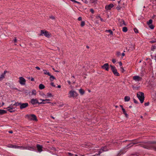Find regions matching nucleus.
I'll use <instances>...</instances> for the list:
<instances>
[{
  "label": "nucleus",
  "mask_w": 156,
  "mask_h": 156,
  "mask_svg": "<svg viewBox=\"0 0 156 156\" xmlns=\"http://www.w3.org/2000/svg\"><path fill=\"white\" fill-rule=\"evenodd\" d=\"M30 103L33 105H35L36 104H38V105L44 104L46 103H51V102H39L37 99L33 98L31 100ZM52 104L53 103H51Z\"/></svg>",
  "instance_id": "1"
},
{
  "label": "nucleus",
  "mask_w": 156,
  "mask_h": 156,
  "mask_svg": "<svg viewBox=\"0 0 156 156\" xmlns=\"http://www.w3.org/2000/svg\"><path fill=\"white\" fill-rule=\"evenodd\" d=\"M144 93L143 92H139L137 93V96L140 100V103H142L144 100Z\"/></svg>",
  "instance_id": "2"
},
{
  "label": "nucleus",
  "mask_w": 156,
  "mask_h": 156,
  "mask_svg": "<svg viewBox=\"0 0 156 156\" xmlns=\"http://www.w3.org/2000/svg\"><path fill=\"white\" fill-rule=\"evenodd\" d=\"M69 98H76L78 96V94L75 91L71 90L69 92Z\"/></svg>",
  "instance_id": "3"
},
{
  "label": "nucleus",
  "mask_w": 156,
  "mask_h": 156,
  "mask_svg": "<svg viewBox=\"0 0 156 156\" xmlns=\"http://www.w3.org/2000/svg\"><path fill=\"white\" fill-rule=\"evenodd\" d=\"M110 67L114 75L117 76H119V73L118 72L115 66L110 65Z\"/></svg>",
  "instance_id": "4"
},
{
  "label": "nucleus",
  "mask_w": 156,
  "mask_h": 156,
  "mask_svg": "<svg viewBox=\"0 0 156 156\" xmlns=\"http://www.w3.org/2000/svg\"><path fill=\"white\" fill-rule=\"evenodd\" d=\"M7 111L10 112H14L15 111L16 107H14L12 104L11 105L9 106L7 108Z\"/></svg>",
  "instance_id": "5"
},
{
  "label": "nucleus",
  "mask_w": 156,
  "mask_h": 156,
  "mask_svg": "<svg viewBox=\"0 0 156 156\" xmlns=\"http://www.w3.org/2000/svg\"><path fill=\"white\" fill-rule=\"evenodd\" d=\"M41 35H44L47 37H49L50 36V35L49 33L47 31H46L44 30H41Z\"/></svg>",
  "instance_id": "6"
},
{
  "label": "nucleus",
  "mask_w": 156,
  "mask_h": 156,
  "mask_svg": "<svg viewBox=\"0 0 156 156\" xmlns=\"http://www.w3.org/2000/svg\"><path fill=\"white\" fill-rule=\"evenodd\" d=\"M19 79V82L22 85H25L26 82V80L25 79L22 77H20Z\"/></svg>",
  "instance_id": "7"
},
{
  "label": "nucleus",
  "mask_w": 156,
  "mask_h": 156,
  "mask_svg": "<svg viewBox=\"0 0 156 156\" xmlns=\"http://www.w3.org/2000/svg\"><path fill=\"white\" fill-rule=\"evenodd\" d=\"M153 21L151 19H150L149 21L147 22V24L149 26V27L151 29L154 28V26L152 24Z\"/></svg>",
  "instance_id": "8"
},
{
  "label": "nucleus",
  "mask_w": 156,
  "mask_h": 156,
  "mask_svg": "<svg viewBox=\"0 0 156 156\" xmlns=\"http://www.w3.org/2000/svg\"><path fill=\"white\" fill-rule=\"evenodd\" d=\"M133 79L136 82H138L140 81L142 79V78L138 76H133Z\"/></svg>",
  "instance_id": "9"
},
{
  "label": "nucleus",
  "mask_w": 156,
  "mask_h": 156,
  "mask_svg": "<svg viewBox=\"0 0 156 156\" xmlns=\"http://www.w3.org/2000/svg\"><path fill=\"white\" fill-rule=\"evenodd\" d=\"M28 104L27 103H21L20 106V108L21 109H22L26 108L27 107H28Z\"/></svg>",
  "instance_id": "10"
},
{
  "label": "nucleus",
  "mask_w": 156,
  "mask_h": 156,
  "mask_svg": "<svg viewBox=\"0 0 156 156\" xmlns=\"http://www.w3.org/2000/svg\"><path fill=\"white\" fill-rule=\"evenodd\" d=\"M107 151V147L105 146V147H103L101 148V150H100L99 151L98 153V154H96L95 155H100L101 153L103 151Z\"/></svg>",
  "instance_id": "11"
},
{
  "label": "nucleus",
  "mask_w": 156,
  "mask_h": 156,
  "mask_svg": "<svg viewBox=\"0 0 156 156\" xmlns=\"http://www.w3.org/2000/svg\"><path fill=\"white\" fill-rule=\"evenodd\" d=\"M36 147L37 148V150L38 152L41 153L43 151V146L42 145H40L39 144H37L36 145Z\"/></svg>",
  "instance_id": "12"
},
{
  "label": "nucleus",
  "mask_w": 156,
  "mask_h": 156,
  "mask_svg": "<svg viewBox=\"0 0 156 156\" xmlns=\"http://www.w3.org/2000/svg\"><path fill=\"white\" fill-rule=\"evenodd\" d=\"M101 67L102 69H104L107 71L109 70V65L108 63H106L104 64L103 66H101Z\"/></svg>",
  "instance_id": "13"
},
{
  "label": "nucleus",
  "mask_w": 156,
  "mask_h": 156,
  "mask_svg": "<svg viewBox=\"0 0 156 156\" xmlns=\"http://www.w3.org/2000/svg\"><path fill=\"white\" fill-rule=\"evenodd\" d=\"M29 118L32 120L34 121L37 120L36 116L34 114H32L29 115Z\"/></svg>",
  "instance_id": "14"
},
{
  "label": "nucleus",
  "mask_w": 156,
  "mask_h": 156,
  "mask_svg": "<svg viewBox=\"0 0 156 156\" xmlns=\"http://www.w3.org/2000/svg\"><path fill=\"white\" fill-rule=\"evenodd\" d=\"M7 147L9 148H14L15 149H17V148L18 147V146L16 144H8Z\"/></svg>",
  "instance_id": "15"
},
{
  "label": "nucleus",
  "mask_w": 156,
  "mask_h": 156,
  "mask_svg": "<svg viewBox=\"0 0 156 156\" xmlns=\"http://www.w3.org/2000/svg\"><path fill=\"white\" fill-rule=\"evenodd\" d=\"M138 143V142H133L132 143H131L129 144H128L126 147H125V148L126 149H128V148H129L130 147H131L133 145L135 144H137Z\"/></svg>",
  "instance_id": "16"
},
{
  "label": "nucleus",
  "mask_w": 156,
  "mask_h": 156,
  "mask_svg": "<svg viewBox=\"0 0 156 156\" xmlns=\"http://www.w3.org/2000/svg\"><path fill=\"white\" fill-rule=\"evenodd\" d=\"M119 25L120 26H122L124 25H126V24L125 23L124 21L122 19L119 20Z\"/></svg>",
  "instance_id": "17"
},
{
  "label": "nucleus",
  "mask_w": 156,
  "mask_h": 156,
  "mask_svg": "<svg viewBox=\"0 0 156 156\" xmlns=\"http://www.w3.org/2000/svg\"><path fill=\"white\" fill-rule=\"evenodd\" d=\"M113 5L112 4H111L108 5H106L105 6V8L106 10H110L111 8L113 7Z\"/></svg>",
  "instance_id": "18"
},
{
  "label": "nucleus",
  "mask_w": 156,
  "mask_h": 156,
  "mask_svg": "<svg viewBox=\"0 0 156 156\" xmlns=\"http://www.w3.org/2000/svg\"><path fill=\"white\" fill-rule=\"evenodd\" d=\"M26 150L33 151L34 150V147L33 146H26Z\"/></svg>",
  "instance_id": "19"
},
{
  "label": "nucleus",
  "mask_w": 156,
  "mask_h": 156,
  "mask_svg": "<svg viewBox=\"0 0 156 156\" xmlns=\"http://www.w3.org/2000/svg\"><path fill=\"white\" fill-rule=\"evenodd\" d=\"M17 149H20L21 150H26V146H18Z\"/></svg>",
  "instance_id": "20"
},
{
  "label": "nucleus",
  "mask_w": 156,
  "mask_h": 156,
  "mask_svg": "<svg viewBox=\"0 0 156 156\" xmlns=\"http://www.w3.org/2000/svg\"><path fill=\"white\" fill-rule=\"evenodd\" d=\"M92 144L90 143H87L85 144V147L86 148H90Z\"/></svg>",
  "instance_id": "21"
},
{
  "label": "nucleus",
  "mask_w": 156,
  "mask_h": 156,
  "mask_svg": "<svg viewBox=\"0 0 156 156\" xmlns=\"http://www.w3.org/2000/svg\"><path fill=\"white\" fill-rule=\"evenodd\" d=\"M43 71L44 72V74L48 75L49 76H51L50 73L47 70L44 69Z\"/></svg>",
  "instance_id": "22"
},
{
  "label": "nucleus",
  "mask_w": 156,
  "mask_h": 156,
  "mask_svg": "<svg viewBox=\"0 0 156 156\" xmlns=\"http://www.w3.org/2000/svg\"><path fill=\"white\" fill-rule=\"evenodd\" d=\"M36 94V91L35 90H32L30 95H35Z\"/></svg>",
  "instance_id": "23"
},
{
  "label": "nucleus",
  "mask_w": 156,
  "mask_h": 156,
  "mask_svg": "<svg viewBox=\"0 0 156 156\" xmlns=\"http://www.w3.org/2000/svg\"><path fill=\"white\" fill-rule=\"evenodd\" d=\"M130 100V98L129 96H126L124 97V100L125 101H128Z\"/></svg>",
  "instance_id": "24"
},
{
  "label": "nucleus",
  "mask_w": 156,
  "mask_h": 156,
  "mask_svg": "<svg viewBox=\"0 0 156 156\" xmlns=\"http://www.w3.org/2000/svg\"><path fill=\"white\" fill-rule=\"evenodd\" d=\"M79 92L80 94L82 95H83L85 93L84 90L81 89H80L79 90Z\"/></svg>",
  "instance_id": "25"
},
{
  "label": "nucleus",
  "mask_w": 156,
  "mask_h": 156,
  "mask_svg": "<svg viewBox=\"0 0 156 156\" xmlns=\"http://www.w3.org/2000/svg\"><path fill=\"white\" fill-rule=\"evenodd\" d=\"M6 113V111L3 110H0V115H3Z\"/></svg>",
  "instance_id": "26"
},
{
  "label": "nucleus",
  "mask_w": 156,
  "mask_h": 156,
  "mask_svg": "<svg viewBox=\"0 0 156 156\" xmlns=\"http://www.w3.org/2000/svg\"><path fill=\"white\" fill-rule=\"evenodd\" d=\"M46 96L48 98L49 97H53V95L50 93H48L46 94Z\"/></svg>",
  "instance_id": "27"
},
{
  "label": "nucleus",
  "mask_w": 156,
  "mask_h": 156,
  "mask_svg": "<svg viewBox=\"0 0 156 156\" xmlns=\"http://www.w3.org/2000/svg\"><path fill=\"white\" fill-rule=\"evenodd\" d=\"M40 101H42V102H47L46 101H50V100L49 99H40Z\"/></svg>",
  "instance_id": "28"
},
{
  "label": "nucleus",
  "mask_w": 156,
  "mask_h": 156,
  "mask_svg": "<svg viewBox=\"0 0 156 156\" xmlns=\"http://www.w3.org/2000/svg\"><path fill=\"white\" fill-rule=\"evenodd\" d=\"M45 87L44 85L42 84H41L39 85V88L40 89H43Z\"/></svg>",
  "instance_id": "29"
},
{
  "label": "nucleus",
  "mask_w": 156,
  "mask_h": 156,
  "mask_svg": "<svg viewBox=\"0 0 156 156\" xmlns=\"http://www.w3.org/2000/svg\"><path fill=\"white\" fill-rule=\"evenodd\" d=\"M21 104V103L16 102L14 104L12 105L14 107H16L20 105Z\"/></svg>",
  "instance_id": "30"
},
{
  "label": "nucleus",
  "mask_w": 156,
  "mask_h": 156,
  "mask_svg": "<svg viewBox=\"0 0 156 156\" xmlns=\"http://www.w3.org/2000/svg\"><path fill=\"white\" fill-rule=\"evenodd\" d=\"M50 76V81H51L55 79V78L53 76H52L51 75V76Z\"/></svg>",
  "instance_id": "31"
},
{
  "label": "nucleus",
  "mask_w": 156,
  "mask_h": 156,
  "mask_svg": "<svg viewBox=\"0 0 156 156\" xmlns=\"http://www.w3.org/2000/svg\"><path fill=\"white\" fill-rule=\"evenodd\" d=\"M122 30L123 32H126L128 30L127 28L125 27H123L122 28Z\"/></svg>",
  "instance_id": "32"
},
{
  "label": "nucleus",
  "mask_w": 156,
  "mask_h": 156,
  "mask_svg": "<svg viewBox=\"0 0 156 156\" xmlns=\"http://www.w3.org/2000/svg\"><path fill=\"white\" fill-rule=\"evenodd\" d=\"M105 32L109 33L111 35H112L113 34V32L111 30H106Z\"/></svg>",
  "instance_id": "33"
},
{
  "label": "nucleus",
  "mask_w": 156,
  "mask_h": 156,
  "mask_svg": "<svg viewBox=\"0 0 156 156\" xmlns=\"http://www.w3.org/2000/svg\"><path fill=\"white\" fill-rule=\"evenodd\" d=\"M122 111L123 112V113L126 116V117L128 115L127 114V113H126V112L125 109L124 108H122Z\"/></svg>",
  "instance_id": "34"
},
{
  "label": "nucleus",
  "mask_w": 156,
  "mask_h": 156,
  "mask_svg": "<svg viewBox=\"0 0 156 156\" xmlns=\"http://www.w3.org/2000/svg\"><path fill=\"white\" fill-rule=\"evenodd\" d=\"M5 75H4V74H2L0 76V80H2V79H3L5 77Z\"/></svg>",
  "instance_id": "35"
},
{
  "label": "nucleus",
  "mask_w": 156,
  "mask_h": 156,
  "mask_svg": "<svg viewBox=\"0 0 156 156\" xmlns=\"http://www.w3.org/2000/svg\"><path fill=\"white\" fill-rule=\"evenodd\" d=\"M81 26L82 27L84 26L85 25V23L84 21H82L81 23Z\"/></svg>",
  "instance_id": "36"
},
{
  "label": "nucleus",
  "mask_w": 156,
  "mask_h": 156,
  "mask_svg": "<svg viewBox=\"0 0 156 156\" xmlns=\"http://www.w3.org/2000/svg\"><path fill=\"white\" fill-rule=\"evenodd\" d=\"M120 70L122 73H123L125 71L124 69L122 67H120Z\"/></svg>",
  "instance_id": "37"
},
{
  "label": "nucleus",
  "mask_w": 156,
  "mask_h": 156,
  "mask_svg": "<svg viewBox=\"0 0 156 156\" xmlns=\"http://www.w3.org/2000/svg\"><path fill=\"white\" fill-rule=\"evenodd\" d=\"M134 31L136 33H138V30L136 28H134Z\"/></svg>",
  "instance_id": "38"
},
{
  "label": "nucleus",
  "mask_w": 156,
  "mask_h": 156,
  "mask_svg": "<svg viewBox=\"0 0 156 156\" xmlns=\"http://www.w3.org/2000/svg\"><path fill=\"white\" fill-rule=\"evenodd\" d=\"M121 7L120 6H118L116 7V9L118 10H119L121 9Z\"/></svg>",
  "instance_id": "39"
},
{
  "label": "nucleus",
  "mask_w": 156,
  "mask_h": 156,
  "mask_svg": "<svg viewBox=\"0 0 156 156\" xmlns=\"http://www.w3.org/2000/svg\"><path fill=\"white\" fill-rule=\"evenodd\" d=\"M97 19H98V18H100V20L102 21H104V20H103V19H102L99 16H98L97 17Z\"/></svg>",
  "instance_id": "40"
},
{
  "label": "nucleus",
  "mask_w": 156,
  "mask_h": 156,
  "mask_svg": "<svg viewBox=\"0 0 156 156\" xmlns=\"http://www.w3.org/2000/svg\"><path fill=\"white\" fill-rule=\"evenodd\" d=\"M120 52L119 51L117 52L116 54V55H117L118 56H119L120 55Z\"/></svg>",
  "instance_id": "41"
},
{
  "label": "nucleus",
  "mask_w": 156,
  "mask_h": 156,
  "mask_svg": "<svg viewBox=\"0 0 156 156\" xmlns=\"http://www.w3.org/2000/svg\"><path fill=\"white\" fill-rule=\"evenodd\" d=\"M50 84L53 87H55V85L54 84V83H53V82H51V83H50Z\"/></svg>",
  "instance_id": "42"
},
{
  "label": "nucleus",
  "mask_w": 156,
  "mask_h": 156,
  "mask_svg": "<svg viewBox=\"0 0 156 156\" xmlns=\"http://www.w3.org/2000/svg\"><path fill=\"white\" fill-rule=\"evenodd\" d=\"M49 18L52 20H54L55 19V17L53 16H50Z\"/></svg>",
  "instance_id": "43"
},
{
  "label": "nucleus",
  "mask_w": 156,
  "mask_h": 156,
  "mask_svg": "<svg viewBox=\"0 0 156 156\" xmlns=\"http://www.w3.org/2000/svg\"><path fill=\"white\" fill-rule=\"evenodd\" d=\"M90 11L92 13H93L94 12V10L92 9H90Z\"/></svg>",
  "instance_id": "44"
},
{
  "label": "nucleus",
  "mask_w": 156,
  "mask_h": 156,
  "mask_svg": "<svg viewBox=\"0 0 156 156\" xmlns=\"http://www.w3.org/2000/svg\"><path fill=\"white\" fill-rule=\"evenodd\" d=\"M149 102H148L147 103H146L144 104V105L145 106H147L149 105Z\"/></svg>",
  "instance_id": "45"
},
{
  "label": "nucleus",
  "mask_w": 156,
  "mask_h": 156,
  "mask_svg": "<svg viewBox=\"0 0 156 156\" xmlns=\"http://www.w3.org/2000/svg\"><path fill=\"white\" fill-rule=\"evenodd\" d=\"M70 1H72V2H75V3H79V2H77V1H76L75 0H70Z\"/></svg>",
  "instance_id": "46"
},
{
  "label": "nucleus",
  "mask_w": 156,
  "mask_h": 156,
  "mask_svg": "<svg viewBox=\"0 0 156 156\" xmlns=\"http://www.w3.org/2000/svg\"><path fill=\"white\" fill-rule=\"evenodd\" d=\"M112 61L113 63H115L116 62V61L115 59H113L112 60Z\"/></svg>",
  "instance_id": "47"
},
{
  "label": "nucleus",
  "mask_w": 156,
  "mask_h": 156,
  "mask_svg": "<svg viewBox=\"0 0 156 156\" xmlns=\"http://www.w3.org/2000/svg\"><path fill=\"white\" fill-rule=\"evenodd\" d=\"M134 102L136 104L138 103V101L136 100L135 99H133Z\"/></svg>",
  "instance_id": "48"
},
{
  "label": "nucleus",
  "mask_w": 156,
  "mask_h": 156,
  "mask_svg": "<svg viewBox=\"0 0 156 156\" xmlns=\"http://www.w3.org/2000/svg\"><path fill=\"white\" fill-rule=\"evenodd\" d=\"M144 147V148H145L150 149V147H149L148 146H145Z\"/></svg>",
  "instance_id": "49"
},
{
  "label": "nucleus",
  "mask_w": 156,
  "mask_h": 156,
  "mask_svg": "<svg viewBox=\"0 0 156 156\" xmlns=\"http://www.w3.org/2000/svg\"><path fill=\"white\" fill-rule=\"evenodd\" d=\"M155 49V46H153V47L151 49V50L154 51V49Z\"/></svg>",
  "instance_id": "50"
},
{
  "label": "nucleus",
  "mask_w": 156,
  "mask_h": 156,
  "mask_svg": "<svg viewBox=\"0 0 156 156\" xmlns=\"http://www.w3.org/2000/svg\"><path fill=\"white\" fill-rule=\"evenodd\" d=\"M78 20L79 21H81L82 20V17H78Z\"/></svg>",
  "instance_id": "51"
},
{
  "label": "nucleus",
  "mask_w": 156,
  "mask_h": 156,
  "mask_svg": "<svg viewBox=\"0 0 156 156\" xmlns=\"http://www.w3.org/2000/svg\"><path fill=\"white\" fill-rule=\"evenodd\" d=\"M68 154L69 155V156H72L73 155V154H71V153H69H69H68Z\"/></svg>",
  "instance_id": "52"
},
{
  "label": "nucleus",
  "mask_w": 156,
  "mask_h": 156,
  "mask_svg": "<svg viewBox=\"0 0 156 156\" xmlns=\"http://www.w3.org/2000/svg\"><path fill=\"white\" fill-rule=\"evenodd\" d=\"M35 68H36L38 70H40V68L39 67H38V66H36V67H35Z\"/></svg>",
  "instance_id": "53"
},
{
  "label": "nucleus",
  "mask_w": 156,
  "mask_h": 156,
  "mask_svg": "<svg viewBox=\"0 0 156 156\" xmlns=\"http://www.w3.org/2000/svg\"><path fill=\"white\" fill-rule=\"evenodd\" d=\"M14 42L15 43H16L17 42V40L16 38H15V39H14Z\"/></svg>",
  "instance_id": "54"
},
{
  "label": "nucleus",
  "mask_w": 156,
  "mask_h": 156,
  "mask_svg": "<svg viewBox=\"0 0 156 156\" xmlns=\"http://www.w3.org/2000/svg\"><path fill=\"white\" fill-rule=\"evenodd\" d=\"M119 65L120 66H122V64L121 62H119Z\"/></svg>",
  "instance_id": "55"
},
{
  "label": "nucleus",
  "mask_w": 156,
  "mask_h": 156,
  "mask_svg": "<svg viewBox=\"0 0 156 156\" xmlns=\"http://www.w3.org/2000/svg\"><path fill=\"white\" fill-rule=\"evenodd\" d=\"M7 72V71H6V70H5L4 71V73H3V74H4V75H5V74H6V73Z\"/></svg>",
  "instance_id": "56"
},
{
  "label": "nucleus",
  "mask_w": 156,
  "mask_h": 156,
  "mask_svg": "<svg viewBox=\"0 0 156 156\" xmlns=\"http://www.w3.org/2000/svg\"><path fill=\"white\" fill-rule=\"evenodd\" d=\"M30 80H31V81H34V78H33L32 77L31 78Z\"/></svg>",
  "instance_id": "57"
},
{
  "label": "nucleus",
  "mask_w": 156,
  "mask_h": 156,
  "mask_svg": "<svg viewBox=\"0 0 156 156\" xmlns=\"http://www.w3.org/2000/svg\"><path fill=\"white\" fill-rule=\"evenodd\" d=\"M42 96H43V97H45L46 96V95L44 94H43L42 95H41Z\"/></svg>",
  "instance_id": "58"
},
{
  "label": "nucleus",
  "mask_w": 156,
  "mask_h": 156,
  "mask_svg": "<svg viewBox=\"0 0 156 156\" xmlns=\"http://www.w3.org/2000/svg\"><path fill=\"white\" fill-rule=\"evenodd\" d=\"M67 82H68V83H69V84H71V82H70L69 81H67Z\"/></svg>",
  "instance_id": "59"
},
{
  "label": "nucleus",
  "mask_w": 156,
  "mask_h": 156,
  "mask_svg": "<svg viewBox=\"0 0 156 156\" xmlns=\"http://www.w3.org/2000/svg\"><path fill=\"white\" fill-rule=\"evenodd\" d=\"M153 148L155 151H156V147H154Z\"/></svg>",
  "instance_id": "60"
},
{
  "label": "nucleus",
  "mask_w": 156,
  "mask_h": 156,
  "mask_svg": "<svg viewBox=\"0 0 156 156\" xmlns=\"http://www.w3.org/2000/svg\"><path fill=\"white\" fill-rule=\"evenodd\" d=\"M125 55V53H122V56H124Z\"/></svg>",
  "instance_id": "61"
},
{
  "label": "nucleus",
  "mask_w": 156,
  "mask_h": 156,
  "mask_svg": "<svg viewBox=\"0 0 156 156\" xmlns=\"http://www.w3.org/2000/svg\"><path fill=\"white\" fill-rule=\"evenodd\" d=\"M61 86H60V85H58V86H57V87H58V88H61Z\"/></svg>",
  "instance_id": "62"
},
{
  "label": "nucleus",
  "mask_w": 156,
  "mask_h": 156,
  "mask_svg": "<svg viewBox=\"0 0 156 156\" xmlns=\"http://www.w3.org/2000/svg\"><path fill=\"white\" fill-rule=\"evenodd\" d=\"M12 131H9V133H12Z\"/></svg>",
  "instance_id": "63"
},
{
  "label": "nucleus",
  "mask_w": 156,
  "mask_h": 156,
  "mask_svg": "<svg viewBox=\"0 0 156 156\" xmlns=\"http://www.w3.org/2000/svg\"><path fill=\"white\" fill-rule=\"evenodd\" d=\"M120 106L122 108H122H123V106L122 105H120Z\"/></svg>",
  "instance_id": "64"
}]
</instances>
